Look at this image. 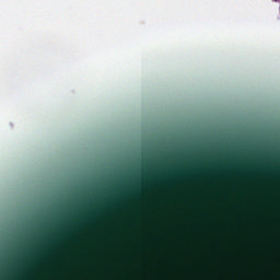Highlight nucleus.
I'll return each instance as SVG.
<instances>
[{"label":"nucleus","instance_id":"nucleus-7","mask_svg":"<svg viewBox=\"0 0 280 280\" xmlns=\"http://www.w3.org/2000/svg\"><path fill=\"white\" fill-rule=\"evenodd\" d=\"M24 275H27V271H24Z\"/></svg>","mask_w":280,"mask_h":280},{"label":"nucleus","instance_id":"nucleus-8","mask_svg":"<svg viewBox=\"0 0 280 280\" xmlns=\"http://www.w3.org/2000/svg\"><path fill=\"white\" fill-rule=\"evenodd\" d=\"M273 1H279V0H273Z\"/></svg>","mask_w":280,"mask_h":280},{"label":"nucleus","instance_id":"nucleus-4","mask_svg":"<svg viewBox=\"0 0 280 280\" xmlns=\"http://www.w3.org/2000/svg\"><path fill=\"white\" fill-rule=\"evenodd\" d=\"M116 205H117V207H119V205H121V202H120V201H117Z\"/></svg>","mask_w":280,"mask_h":280},{"label":"nucleus","instance_id":"nucleus-3","mask_svg":"<svg viewBox=\"0 0 280 280\" xmlns=\"http://www.w3.org/2000/svg\"><path fill=\"white\" fill-rule=\"evenodd\" d=\"M88 222H89L90 224H93V221H91V219H88Z\"/></svg>","mask_w":280,"mask_h":280},{"label":"nucleus","instance_id":"nucleus-2","mask_svg":"<svg viewBox=\"0 0 280 280\" xmlns=\"http://www.w3.org/2000/svg\"><path fill=\"white\" fill-rule=\"evenodd\" d=\"M40 257H47V252H46V253H43V254L40 255Z\"/></svg>","mask_w":280,"mask_h":280},{"label":"nucleus","instance_id":"nucleus-1","mask_svg":"<svg viewBox=\"0 0 280 280\" xmlns=\"http://www.w3.org/2000/svg\"><path fill=\"white\" fill-rule=\"evenodd\" d=\"M81 226H84V223H78V226L74 228V231H78V229H80Z\"/></svg>","mask_w":280,"mask_h":280},{"label":"nucleus","instance_id":"nucleus-5","mask_svg":"<svg viewBox=\"0 0 280 280\" xmlns=\"http://www.w3.org/2000/svg\"><path fill=\"white\" fill-rule=\"evenodd\" d=\"M55 244H56V246H60V242H56Z\"/></svg>","mask_w":280,"mask_h":280},{"label":"nucleus","instance_id":"nucleus-6","mask_svg":"<svg viewBox=\"0 0 280 280\" xmlns=\"http://www.w3.org/2000/svg\"><path fill=\"white\" fill-rule=\"evenodd\" d=\"M138 197V195L137 194H133V198H137Z\"/></svg>","mask_w":280,"mask_h":280}]
</instances>
